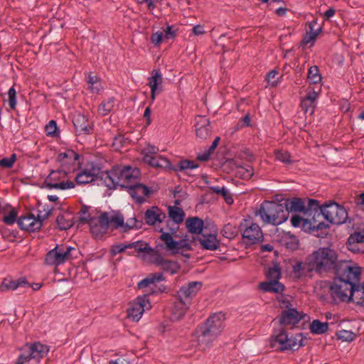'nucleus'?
Here are the masks:
<instances>
[{
  "instance_id": "1",
  "label": "nucleus",
  "mask_w": 364,
  "mask_h": 364,
  "mask_svg": "<svg viewBox=\"0 0 364 364\" xmlns=\"http://www.w3.org/2000/svg\"><path fill=\"white\" fill-rule=\"evenodd\" d=\"M140 171L132 166H114L109 171L102 172L100 178L109 188L117 186L125 188L130 196L139 204L145 200V197L150 194L149 188L138 182Z\"/></svg>"
},
{
  "instance_id": "2",
  "label": "nucleus",
  "mask_w": 364,
  "mask_h": 364,
  "mask_svg": "<svg viewBox=\"0 0 364 364\" xmlns=\"http://www.w3.org/2000/svg\"><path fill=\"white\" fill-rule=\"evenodd\" d=\"M330 292L334 300L353 301L364 306V282L361 285H355L336 276L330 286Z\"/></svg>"
},
{
  "instance_id": "3",
  "label": "nucleus",
  "mask_w": 364,
  "mask_h": 364,
  "mask_svg": "<svg viewBox=\"0 0 364 364\" xmlns=\"http://www.w3.org/2000/svg\"><path fill=\"white\" fill-rule=\"evenodd\" d=\"M311 269L318 274L335 272L339 261L336 250L330 247H320L309 255Z\"/></svg>"
},
{
  "instance_id": "4",
  "label": "nucleus",
  "mask_w": 364,
  "mask_h": 364,
  "mask_svg": "<svg viewBox=\"0 0 364 364\" xmlns=\"http://www.w3.org/2000/svg\"><path fill=\"white\" fill-rule=\"evenodd\" d=\"M225 328V314L221 312L211 314L205 321L198 328V341L195 346H208L222 333Z\"/></svg>"
},
{
  "instance_id": "5",
  "label": "nucleus",
  "mask_w": 364,
  "mask_h": 364,
  "mask_svg": "<svg viewBox=\"0 0 364 364\" xmlns=\"http://www.w3.org/2000/svg\"><path fill=\"white\" fill-rule=\"evenodd\" d=\"M256 215L260 216L264 224L273 225H279L289 218L288 210L282 200L280 203L265 200L260 205Z\"/></svg>"
},
{
  "instance_id": "6",
  "label": "nucleus",
  "mask_w": 364,
  "mask_h": 364,
  "mask_svg": "<svg viewBox=\"0 0 364 364\" xmlns=\"http://www.w3.org/2000/svg\"><path fill=\"white\" fill-rule=\"evenodd\" d=\"M316 213V215L321 217V220L325 219L336 225L343 224L348 218L345 208L336 202L325 203L323 205L318 203V208Z\"/></svg>"
},
{
  "instance_id": "7",
  "label": "nucleus",
  "mask_w": 364,
  "mask_h": 364,
  "mask_svg": "<svg viewBox=\"0 0 364 364\" xmlns=\"http://www.w3.org/2000/svg\"><path fill=\"white\" fill-rule=\"evenodd\" d=\"M303 342L304 338L301 333L289 337L284 329L277 333L274 332L270 338L271 347L279 351L296 350L304 346Z\"/></svg>"
},
{
  "instance_id": "8",
  "label": "nucleus",
  "mask_w": 364,
  "mask_h": 364,
  "mask_svg": "<svg viewBox=\"0 0 364 364\" xmlns=\"http://www.w3.org/2000/svg\"><path fill=\"white\" fill-rule=\"evenodd\" d=\"M198 244H200L203 249L210 251L216 250L220 247L216 232H210L208 229H207V232L202 233L197 238L189 234L183 235V252L192 250L193 247Z\"/></svg>"
},
{
  "instance_id": "9",
  "label": "nucleus",
  "mask_w": 364,
  "mask_h": 364,
  "mask_svg": "<svg viewBox=\"0 0 364 364\" xmlns=\"http://www.w3.org/2000/svg\"><path fill=\"white\" fill-rule=\"evenodd\" d=\"M77 253L78 251L75 247L58 245L47 253L45 261L48 265L57 267L77 257Z\"/></svg>"
},
{
  "instance_id": "10",
  "label": "nucleus",
  "mask_w": 364,
  "mask_h": 364,
  "mask_svg": "<svg viewBox=\"0 0 364 364\" xmlns=\"http://www.w3.org/2000/svg\"><path fill=\"white\" fill-rule=\"evenodd\" d=\"M48 352V346L40 343L27 346L18 356L16 364H40Z\"/></svg>"
},
{
  "instance_id": "11",
  "label": "nucleus",
  "mask_w": 364,
  "mask_h": 364,
  "mask_svg": "<svg viewBox=\"0 0 364 364\" xmlns=\"http://www.w3.org/2000/svg\"><path fill=\"white\" fill-rule=\"evenodd\" d=\"M288 213L290 212H299L306 216H311L312 211L318 208V200L308 198H292L282 200Z\"/></svg>"
},
{
  "instance_id": "12",
  "label": "nucleus",
  "mask_w": 364,
  "mask_h": 364,
  "mask_svg": "<svg viewBox=\"0 0 364 364\" xmlns=\"http://www.w3.org/2000/svg\"><path fill=\"white\" fill-rule=\"evenodd\" d=\"M334 273L337 277L344 281L353 283L355 285H361V268L351 261H339Z\"/></svg>"
},
{
  "instance_id": "13",
  "label": "nucleus",
  "mask_w": 364,
  "mask_h": 364,
  "mask_svg": "<svg viewBox=\"0 0 364 364\" xmlns=\"http://www.w3.org/2000/svg\"><path fill=\"white\" fill-rule=\"evenodd\" d=\"M57 161L64 173L68 174L80 168V155L72 149L59 153Z\"/></svg>"
},
{
  "instance_id": "14",
  "label": "nucleus",
  "mask_w": 364,
  "mask_h": 364,
  "mask_svg": "<svg viewBox=\"0 0 364 364\" xmlns=\"http://www.w3.org/2000/svg\"><path fill=\"white\" fill-rule=\"evenodd\" d=\"M159 149L157 146L147 144L141 152L143 161L151 166L157 168H167L170 166L169 161L157 155Z\"/></svg>"
},
{
  "instance_id": "15",
  "label": "nucleus",
  "mask_w": 364,
  "mask_h": 364,
  "mask_svg": "<svg viewBox=\"0 0 364 364\" xmlns=\"http://www.w3.org/2000/svg\"><path fill=\"white\" fill-rule=\"evenodd\" d=\"M240 228H244L242 238L247 245H252L259 243L263 240V234L260 227L254 223H250L247 220H244Z\"/></svg>"
},
{
  "instance_id": "16",
  "label": "nucleus",
  "mask_w": 364,
  "mask_h": 364,
  "mask_svg": "<svg viewBox=\"0 0 364 364\" xmlns=\"http://www.w3.org/2000/svg\"><path fill=\"white\" fill-rule=\"evenodd\" d=\"M151 308L148 295L138 296L130 303V306L127 310V316L132 321L137 322L141 318L144 312Z\"/></svg>"
},
{
  "instance_id": "17",
  "label": "nucleus",
  "mask_w": 364,
  "mask_h": 364,
  "mask_svg": "<svg viewBox=\"0 0 364 364\" xmlns=\"http://www.w3.org/2000/svg\"><path fill=\"white\" fill-rule=\"evenodd\" d=\"M68 173H64L62 169L53 171L45 180L46 187L50 189L67 190L75 187L72 181H65L64 178Z\"/></svg>"
},
{
  "instance_id": "18",
  "label": "nucleus",
  "mask_w": 364,
  "mask_h": 364,
  "mask_svg": "<svg viewBox=\"0 0 364 364\" xmlns=\"http://www.w3.org/2000/svg\"><path fill=\"white\" fill-rule=\"evenodd\" d=\"M100 174V168L93 162L87 163L75 176V182L78 185H85L97 180Z\"/></svg>"
},
{
  "instance_id": "19",
  "label": "nucleus",
  "mask_w": 364,
  "mask_h": 364,
  "mask_svg": "<svg viewBox=\"0 0 364 364\" xmlns=\"http://www.w3.org/2000/svg\"><path fill=\"white\" fill-rule=\"evenodd\" d=\"M90 232L97 238H101L108 230V213H102L97 217H92L89 222Z\"/></svg>"
},
{
  "instance_id": "20",
  "label": "nucleus",
  "mask_w": 364,
  "mask_h": 364,
  "mask_svg": "<svg viewBox=\"0 0 364 364\" xmlns=\"http://www.w3.org/2000/svg\"><path fill=\"white\" fill-rule=\"evenodd\" d=\"M17 223L21 230L28 232H36L39 230L42 227L43 220L39 215L35 216L31 213H26L18 218Z\"/></svg>"
},
{
  "instance_id": "21",
  "label": "nucleus",
  "mask_w": 364,
  "mask_h": 364,
  "mask_svg": "<svg viewBox=\"0 0 364 364\" xmlns=\"http://www.w3.org/2000/svg\"><path fill=\"white\" fill-rule=\"evenodd\" d=\"M286 304L287 310H284L282 312L279 323L284 326L295 325L297 324L301 320L304 319L306 314L303 312L298 311L296 309L290 308L291 304L289 301H283Z\"/></svg>"
},
{
  "instance_id": "22",
  "label": "nucleus",
  "mask_w": 364,
  "mask_h": 364,
  "mask_svg": "<svg viewBox=\"0 0 364 364\" xmlns=\"http://www.w3.org/2000/svg\"><path fill=\"white\" fill-rule=\"evenodd\" d=\"M316 214V210H313L312 215L309 216L311 218V219H304L301 225L302 230L306 232H312L316 235V232L329 228V225L325 223L321 217H317ZM316 235L318 236V234H316Z\"/></svg>"
},
{
  "instance_id": "23",
  "label": "nucleus",
  "mask_w": 364,
  "mask_h": 364,
  "mask_svg": "<svg viewBox=\"0 0 364 364\" xmlns=\"http://www.w3.org/2000/svg\"><path fill=\"white\" fill-rule=\"evenodd\" d=\"M196 132L198 138L205 140L210 136L212 134V127L209 119L204 116H197L196 117Z\"/></svg>"
},
{
  "instance_id": "24",
  "label": "nucleus",
  "mask_w": 364,
  "mask_h": 364,
  "mask_svg": "<svg viewBox=\"0 0 364 364\" xmlns=\"http://www.w3.org/2000/svg\"><path fill=\"white\" fill-rule=\"evenodd\" d=\"M202 286L203 283L200 282H191L183 289V296L186 299V301L183 300V315L190 309L192 298L196 296Z\"/></svg>"
},
{
  "instance_id": "25",
  "label": "nucleus",
  "mask_w": 364,
  "mask_h": 364,
  "mask_svg": "<svg viewBox=\"0 0 364 364\" xmlns=\"http://www.w3.org/2000/svg\"><path fill=\"white\" fill-rule=\"evenodd\" d=\"M346 245L354 253H364V231L355 232L348 237Z\"/></svg>"
},
{
  "instance_id": "26",
  "label": "nucleus",
  "mask_w": 364,
  "mask_h": 364,
  "mask_svg": "<svg viewBox=\"0 0 364 364\" xmlns=\"http://www.w3.org/2000/svg\"><path fill=\"white\" fill-rule=\"evenodd\" d=\"M186 227L188 233L196 238L202 233L207 232V228L204 227V222L198 217L188 218L186 221Z\"/></svg>"
},
{
  "instance_id": "27",
  "label": "nucleus",
  "mask_w": 364,
  "mask_h": 364,
  "mask_svg": "<svg viewBox=\"0 0 364 364\" xmlns=\"http://www.w3.org/2000/svg\"><path fill=\"white\" fill-rule=\"evenodd\" d=\"M149 86L151 89V98L154 102L156 95L162 91V85L164 82L162 75L156 70H154L151 77L148 78Z\"/></svg>"
},
{
  "instance_id": "28",
  "label": "nucleus",
  "mask_w": 364,
  "mask_h": 364,
  "mask_svg": "<svg viewBox=\"0 0 364 364\" xmlns=\"http://www.w3.org/2000/svg\"><path fill=\"white\" fill-rule=\"evenodd\" d=\"M73 122L75 131L79 135L89 134L92 130V123L82 114H75L73 117Z\"/></svg>"
},
{
  "instance_id": "29",
  "label": "nucleus",
  "mask_w": 364,
  "mask_h": 364,
  "mask_svg": "<svg viewBox=\"0 0 364 364\" xmlns=\"http://www.w3.org/2000/svg\"><path fill=\"white\" fill-rule=\"evenodd\" d=\"M159 238L164 242V245H161V247L173 255L178 253L182 248V240H175L168 232H163Z\"/></svg>"
},
{
  "instance_id": "30",
  "label": "nucleus",
  "mask_w": 364,
  "mask_h": 364,
  "mask_svg": "<svg viewBox=\"0 0 364 364\" xmlns=\"http://www.w3.org/2000/svg\"><path fill=\"white\" fill-rule=\"evenodd\" d=\"M166 214L156 206H152L146 210L144 220L148 225H153L161 223L166 218Z\"/></svg>"
},
{
  "instance_id": "31",
  "label": "nucleus",
  "mask_w": 364,
  "mask_h": 364,
  "mask_svg": "<svg viewBox=\"0 0 364 364\" xmlns=\"http://www.w3.org/2000/svg\"><path fill=\"white\" fill-rule=\"evenodd\" d=\"M30 284L25 278H20L17 280L4 279L0 284V291H14L18 287H29Z\"/></svg>"
},
{
  "instance_id": "32",
  "label": "nucleus",
  "mask_w": 364,
  "mask_h": 364,
  "mask_svg": "<svg viewBox=\"0 0 364 364\" xmlns=\"http://www.w3.org/2000/svg\"><path fill=\"white\" fill-rule=\"evenodd\" d=\"M129 248H134L137 250L139 252H149L151 250L150 247H142L141 242L140 241H137L132 243H129L128 245L119 244L112 245L110 252L112 256H115L117 254L124 252L126 249Z\"/></svg>"
},
{
  "instance_id": "33",
  "label": "nucleus",
  "mask_w": 364,
  "mask_h": 364,
  "mask_svg": "<svg viewBox=\"0 0 364 364\" xmlns=\"http://www.w3.org/2000/svg\"><path fill=\"white\" fill-rule=\"evenodd\" d=\"M178 204L179 200H176L175 201V205L168 206V219L176 225V228H170L173 232H176V230L178 228V225L182 223V210L176 206V205Z\"/></svg>"
},
{
  "instance_id": "34",
  "label": "nucleus",
  "mask_w": 364,
  "mask_h": 364,
  "mask_svg": "<svg viewBox=\"0 0 364 364\" xmlns=\"http://www.w3.org/2000/svg\"><path fill=\"white\" fill-rule=\"evenodd\" d=\"M259 288L264 292L282 293L284 290V286L276 280L261 282Z\"/></svg>"
},
{
  "instance_id": "35",
  "label": "nucleus",
  "mask_w": 364,
  "mask_h": 364,
  "mask_svg": "<svg viewBox=\"0 0 364 364\" xmlns=\"http://www.w3.org/2000/svg\"><path fill=\"white\" fill-rule=\"evenodd\" d=\"M309 255L306 257L305 262H297L293 266V272L294 274H298L299 277L306 275L307 273L314 272L309 266Z\"/></svg>"
},
{
  "instance_id": "36",
  "label": "nucleus",
  "mask_w": 364,
  "mask_h": 364,
  "mask_svg": "<svg viewBox=\"0 0 364 364\" xmlns=\"http://www.w3.org/2000/svg\"><path fill=\"white\" fill-rule=\"evenodd\" d=\"M86 81L92 92H98L102 88L101 82L95 72H90L86 76Z\"/></svg>"
},
{
  "instance_id": "37",
  "label": "nucleus",
  "mask_w": 364,
  "mask_h": 364,
  "mask_svg": "<svg viewBox=\"0 0 364 364\" xmlns=\"http://www.w3.org/2000/svg\"><path fill=\"white\" fill-rule=\"evenodd\" d=\"M164 277L162 273H155L149 275L138 283V287L143 289L156 282L164 281Z\"/></svg>"
},
{
  "instance_id": "38",
  "label": "nucleus",
  "mask_w": 364,
  "mask_h": 364,
  "mask_svg": "<svg viewBox=\"0 0 364 364\" xmlns=\"http://www.w3.org/2000/svg\"><path fill=\"white\" fill-rule=\"evenodd\" d=\"M310 330L314 334L324 333L328 330V323L321 322L319 320L315 319L310 324Z\"/></svg>"
},
{
  "instance_id": "39",
  "label": "nucleus",
  "mask_w": 364,
  "mask_h": 364,
  "mask_svg": "<svg viewBox=\"0 0 364 364\" xmlns=\"http://www.w3.org/2000/svg\"><path fill=\"white\" fill-rule=\"evenodd\" d=\"M56 223L60 230H67L73 225L72 217L69 214H60L56 218Z\"/></svg>"
},
{
  "instance_id": "40",
  "label": "nucleus",
  "mask_w": 364,
  "mask_h": 364,
  "mask_svg": "<svg viewBox=\"0 0 364 364\" xmlns=\"http://www.w3.org/2000/svg\"><path fill=\"white\" fill-rule=\"evenodd\" d=\"M305 92L306 95L304 97L317 104V100L321 92V86L309 85Z\"/></svg>"
},
{
  "instance_id": "41",
  "label": "nucleus",
  "mask_w": 364,
  "mask_h": 364,
  "mask_svg": "<svg viewBox=\"0 0 364 364\" xmlns=\"http://www.w3.org/2000/svg\"><path fill=\"white\" fill-rule=\"evenodd\" d=\"M109 225H113L115 229L120 228L123 232L124 228V217L120 213H115L111 215H108Z\"/></svg>"
},
{
  "instance_id": "42",
  "label": "nucleus",
  "mask_w": 364,
  "mask_h": 364,
  "mask_svg": "<svg viewBox=\"0 0 364 364\" xmlns=\"http://www.w3.org/2000/svg\"><path fill=\"white\" fill-rule=\"evenodd\" d=\"M114 97H110L102 102L98 108L99 113L102 116L108 114L114 108Z\"/></svg>"
},
{
  "instance_id": "43",
  "label": "nucleus",
  "mask_w": 364,
  "mask_h": 364,
  "mask_svg": "<svg viewBox=\"0 0 364 364\" xmlns=\"http://www.w3.org/2000/svg\"><path fill=\"white\" fill-rule=\"evenodd\" d=\"M322 77L319 73V70H308V81L309 85L312 86H321Z\"/></svg>"
},
{
  "instance_id": "44",
  "label": "nucleus",
  "mask_w": 364,
  "mask_h": 364,
  "mask_svg": "<svg viewBox=\"0 0 364 364\" xmlns=\"http://www.w3.org/2000/svg\"><path fill=\"white\" fill-rule=\"evenodd\" d=\"M210 189L213 193L223 196V198L228 204H232L233 203L232 195L226 190L225 187L211 186L210 187Z\"/></svg>"
},
{
  "instance_id": "45",
  "label": "nucleus",
  "mask_w": 364,
  "mask_h": 364,
  "mask_svg": "<svg viewBox=\"0 0 364 364\" xmlns=\"http://www.w3.org/2000/svg\"><path fill=\"white\" fill-rule=\"evenodd\" d=\"M282 74L279 73L277 70H272L266 76L267 83L272 87L277 85L279 80L282 77Z\"/></svg>"
},
{
  "instance_id": "46",
  "label": "nucleus",
  "mask_w": 364,
  "mask_h": 364,
  "mask_svg": "<svg viewBox=\"0 0 364 364\" xmlns=\"http://www.w3.org/2000/svg\"><path fill=\"white\" fill-rule=\"evenodd\" d=\"M159 264L164 271L170 272L171 274H175L179 268L178 264L173 261L161 259Z\"/></svg>"
},
{
  "instance_id": "47",
  "label": "nucleus",
  "mask_w": 364,
  "mask_h": 364,
  "mask_svg": "<svg viewBox=\"0 0 364 364\" xmlns=\"http://www.w3.org/2000/svg\"><path fill=\"white\" fill-rule=\"evenodd\" d=\"M276 159L286 164H291V154L289 152L284 150H275Z\"/></svg>"
},
{
  "instance_id": "48",
  "label": "nucleus",
  "mask_w": 364,
  "mask_h": 364,
  "mask_svg": "<svg viewBox=\"0 0 364 364\" xmlns=\"http://www.w3.org/2000/svg\"><path fill=\"white\" fill-rule=\"evenodd\" d=\"M269 280L279 281L281 277V270L278 265L269 267L266 273Z\"/></svg>"
},
{
  "instance_id": "49",
  "label": "nucleus",
  "mask_w": 364,
  "mask_h": 364,
  "mask_svg": "<svg viewBox=\"0 0 364 364\" xmlns=\"http://www.w3.org/2000/svg\"><path fill=\"white\" fill-rule=\"evenodd\" d=\"M221 232L224 237L232 239L237 235V230L235 226L228 223L224 225Z\"/></svg>"
},
{
  "instance_id": "50",
  "label": "nucleus",
  "mask_w": 364,
  "mask_h": 364,
  "mask_svg": "<svg viewBox=\"0 0 364 364\" xmlns=\"http://www.w3.org/2000/svg\"><path fill=\"white\" fill-rule=\"evenodd\" d=\"M336 336L339 340L343 341L351 342L355 338V334L350 331L346 330H341L336 333Z\"/></svg>"
},
{
  "instance_id": "51",
  "label": "nucleus",
  "mask_w": 364,
  "mask_h": 364,
  "mask_svg": "<svg viewBox=\"0 0 364 364\" xmlns=\"http://www.w3.org/2000/svg\"><path fill=\"white\" fill-rule=\"evenodd\" d=\"M300 106L304 112L306 113L309 112L310 114H313L316 106V103L303 97L301 100Z\"/></svg>"
},
{
  "instance_id": "52",
  "label": "nucleus",
  "mask_w": 364,
  "mask_h": 364,
  "mask_svg": "<svg viewBox=\"0 0 364 364\" xmlns=\"http://www.w3.org/2000/svg\"><path fill=\"white\" fill-rule=\"evenodd\" d=\"M141 226V221H138L134 217L130 218L127 220L126 223L124 222L123 232H127V230L133 228H139Z\"/></svg>"
},
{
  "instance_id": "53",
  "label": "nucleus",
  "mask_w": 364,
  "mask_h": 364,
  "mask_svg": "<svg viewBox=\"0 0 364 364\" xmlns=\"http://www.w3.org/2000/svg\"><path fill=\"white\" fill-rule=\"evenodd\" d=\"M285 245L288 249L296 250L299 247V240L294 235H288L284 239Z\"/></svg>"
},
{
  "instance_id": "54",
  "label": "nucleus",
  "mask_w": 364,
  "mask_h": 364,
  "mask_svg": "<svg viewBox=\"0 0 364 364\" xmlns=\"http://www.w3.org/2000/svg\"><path fill=\"white\" fill-rule=\"evenodd\" d=\"M16 161V154H13L10 157H5L0 160V167L4 168H10L14 166L15 161Z\"/></svg>"
},
{
  "instance_id": "55",
  "label": "nucleus",
  "mask_w": 364,
  "mask_h": 364,
  "mask_svg": "<svg viewBox=\"0 0 364 364\" xmlns=\"http://www.w3.org/2000/svg\"><path fill=\"white\" fill-rule=\"evenodd\" d=\"M9 105L11 109H14L16 106V92L14 87H11L8 91Z\"/></svg>"
},
{
  "instance_id": "56",
  "label": "nucleus",
  "mask_w": 364,
  "mask_h": 364,
  "mask_svg": "<svg viewBox=\"0 0 364 364\" xmlns=\"http://www.w3.org/2000/svg\"><path fill=\"white\" fill-rule=\"evenodd\" d=\"M79 220L81 223H88L90 220L92 218L89 213V208L87 206H82L80 213Z\"/></svg>"
},
{
  "instance_id": "57",
  "label": "nucleus",
  "mask_w": 364,
  "mask_h": 364,
  "mask_svg": "<svg viewBox=\"0 0 364 364\" xmlns=\"http://www.w3.org/2000/svg\"><path fill=\"white\" fill-rule=\"evenodd\" d=\"M16 218L17 212L14 209H12L7 215L3 217L2 220L6 225H13L16 222Z\"/></svg>"
},
{
  "instance_id": "58",
  "label": "nucleus",
  "mask_w": 364,
  "mask_h": 364,
  "mask_svg": "<svg viewBox=\"0 0 364 364\" xmlns=\"http://www.w3.org/2000/svg\"><path fill=\"white\" fill-rule=\"evenodd\" d=\"M238 173L241 174V176L244 179H250L253 176V169L251 166H248L247 168L240 166Z\"/></svg>"
},
{
  "instance_id": "59",
  "label": "nucleus",
  "mask_w": 364,
  "mask_h": 364,
  "mask_svg": "<svg viewBox=\"0 0 364 364\" xmlns=\"http://www.w3.org/2000/svg\"><path fill=\"white\" fill-rule=\"evenodd\" d=\"M198 167V164L194 161L188 159H183V176L188 174V169H193Z\"/></svg>"
},
{
  "instance_id": "60",
  "label": "nucleus",
  "mask_w": 364,
  "mask_h": 364,
  "mask_svg": "<svg viewBox=\"0 0 364 364\" xmlns=\"http://www.w3.org/2000/svg\"><path fill=\"white\" fill-rule=\"evenodd\" d=\"M164 40V33L158 31L151 36V41L155 45L159 46Z\"/></svg>"
},
{
  "instance_id": "61",
  "label": "nucleus",
  "mask_w": 364,
  "mask_h": 364,
  "mask_svg": "<svg viewBox=\"0 0 364 364\" xmlns=\"http://www.w3.org/2000/svg\"><path fill=\"white\" fill-rule=\"evenodd\" d=\"M318 34H319V31L313 34H308L307 33H306V34L304 36L303 39L301 42V45L305 46L311 41H315L317 36H318Z\"/></svg>"
},
{
  "instance_id": "62",
  "label": "nucleus",
  "mask_w": 364,
  "mask_h": 364,
  "mask_svg": "<svg viewBox=\"0 0 364 364\" xmlns=\"http://www.w3.org/2000/svg\"><path fill=\"white\" fill-rule=\"evenodd\" d=\"M57 130V124L56 122L53 120H51L48 122L46 126V132L47 134L49 136H54L55 132Z\"/></svg>"
},
{
  "instance_id": "63",
  "label": "nucleus",
  "mask_w": 364,
  "mask_h": 364,
  "mask_svg": "<svg viewBox=\"0 0 364 364\" xmlns=\"http://www.w3.org/2000/svg\"><path fill=\"white\" fill-rule=\"evenodd\" d=\"M176 37V30L173 26H168L164 31V40L172 39Z\"/></svg>"
},
{
  "instance_id": "64",
  "label": "nucleus",
  "mask_w": 364,
  "mask_h": 364,
  "mask_svg": "<svg viewBox=\"0 0 364 364\" xmlns=\"http://www.w3.org/2000/svg\"><path fill=\"white\" fill-rule=\"evenodd\" d=\"M189 31H190V34H189L190 36L192 34H193L195 36H199V35L203 34L205 33V31L203 30V26L200 24L193 26L192 27V28L188 29L186 31V32H189Z\"/></svg>"
}]
</instances>
